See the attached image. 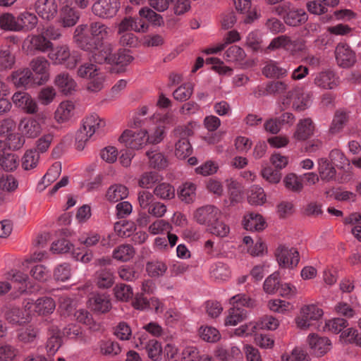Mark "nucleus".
Listing matches in <instances>:
<instances>
[{"instance_id":"nucleus-33","label":"nucleus","mask_w":361,"mask_h":361,"mask_svg":"<svg viewBox=\"0 0 361 361\" xmlns=\"http://www.w3.org/2000/svg\"><path fill=\"white\" fill-rule=\"evenodd\" d=\"M128 195V189L126 186L121 184H114L111 185L106 192V198L112 202H117L126 198Z\"/></svg>"},{"instance_id":"nucleus-48","label":"nucleus","mask_w":361,"mask_h":361,"mask_svg":"<svg viewBox=\"0 0 361 361\" xmlns=\"http://www.w3.org/2000/svg\"><path fill=\"white\" fill-rule=\"evenodd\" d=\"M196 186L192 183H185L180 188L178 197L185 203L192 202L195 198Z\"/></svg>"},{"instance_id":"nucleus-18","label":"nucleus","mask_w":361,"mask_h":361,"mask_svg":"<svg viewBox=\"0 0 361 361\" xmlns=\"http://www.w3.org/2000/svg\"><path fill=\"white\" fill-rule=\"evenodd\" d=\"M314 124L310 118L300 119L293 133V137L298 141H304L313 135L314 132Z\"/></svg>"},{"instance_id":"nucleus-14","label":"nucleus","mask_w":361,"mask_h":361,"mask_svg":"<svg viewBox=\"0 0 361 361\" xmlns=\"http://www.w3.org/2000/svg\"><path fill=\"white\" fill-rule=\"evenodd\" d=\"M308 343L311 350V353L317 357L326 354L330 350L331 342L327 337H321L317 334H310L307 338Z\"/></svg>"},{"instance_id":"nucleus-4","label":"nucleus","mask_w":361,"mask_h":361,"mask_svg":"<svg viewBox=\"0 0 361 361\" xmlns=\"http://www.w3.org/2000/svg\"><path fill=\"white\" fill-rule=\"evenodd\" d=\"M174 134L179 140L175 145V155L180 159L189 157L192 151L188 137L193 134L192 130L186 126H179L174 130Z\"/></svg>"},{"instance_id":"nucleus-57","label":"nucleus","mask_w":361,"mask_h":361,"mask_svg":"<svg viewBox=\"0 0 361 361\" xmlns=\"http://www.w3.org/2000/svg\"><path fill=\"white\" fill-rule=\"evenodd\" d=\"M145 348L150 359L154 361L161 359L162 348L159 341L154 339L150 340L145 344Z\"/></svg>"},{"instance_id":"nucleus-36","label":"nucleus","mask_w":361,"mask_h":361,"mask_svg":"<svg viewBox=\"0 0 361 361\" xmlns=\"http://www.w3.org/2000/svg\"><path fill=\"white\" fill-rule=\"evenodd\" d=\"M56 307L54 300L50 297H42L35 301V312L39 315L51 314Z\"/></svg>"},{"instance_id":"nucleus-1","label":"nucleus","mask_w":361,"mask_h":361,"mask_svg":"<svg viewBox=\"0 0 361 361\" xmlns=\"http://www.w3.org/2000/svg\"><path fill=\"white\" fill-rule=\"evenodd\" d=\"M111 29L106 24L97 21L78 25L74 31L73 41L81 49L92 52L99 48L110 35Z\"/></svg>"},{"instance_id":"nucleus-62","label":"nucleus","mask_w":361,"mask_h":361,"mask_svg":"<svg viewBox=\"0 0 361 361\" xmlns=\"http://www.w3.org/2000/svg\"><path fill=\"white\" fill-rule=\"evenodd\" d=\"M52 331L53 333L48 338L46 345L47 350L50 355H54L61 345V338L59 335V330L56 329V332L54 329Z\"/></svg>"},{"instance_id":"nucleus-30","label":"nucleus","mask_w":361,"mask_h":361,"mask_svg":"<svg viewBox=\"0 0 361 361\" xmlns=\"http://www.w3.org/2000/svg\"><path fill=\"white\" fill-rule=\"evenodd\" d=\"M262 73L267 78H283L288 75V71L277 62L271 61L263 68Z\"/></svg>"},{"instance_id":"nucleus-16","label":"nucleus","mask_w":361,"mask_h":361,"mask_svg":"<svg viewBox=\"0 0 361 361\" xmlns=\"http://www.w3.org/2000/svg\"><path fill=\"white\" fill-rule=\"evenodd\" d=\"M35 8L39 16L47 20L53 19L58 12L55 0H37Z\"/></svg>"},{"instance_id":"nucleus-40","label":"nucleus","mask_w":361,"mask_h":361,"mask_svg":"<svg viewBox=\"0 0 361 361\" xmlns=\"http://www.w3.org/2000/svg\"><path fill=\"white\" fill-rule=\"evenodd\" d=\"M136 230V225L133 221L123 220L114 224V231L121 238L130 237Z\"/></svg>"},{"instance_id":"nucleus-28","label":"nucleus","mask_w":361,"mask_h":361,"mask_svg":"<svg viewBox=\"0 0 361 361\" xmlns=\"http://www.w3.org/2000/svg\"><path fill=\"white\" fill-rule=\"evenodd\" d=\"M54 83L61 92L65 94H71L72 92L75 90L76 87L75 80L66 73H62L56 75Z\"/></svg>"},{"instance_id":"nucleus-59","label":"nucleus","mask_w":361,"mask_h":361,"mask_svg":"<svg viewBox=\"0 0 361 361\" xmlns=\"http://www.w3.org/2000/svg\"><path fill=\"white\" fill-rule=\"evenodd\" d=\"M115 297L122 301H128L133 297V293L130 286L119 283L114 288Z\"/></svg>"},{"instance_id":"nucleus-22","label":"nucleus","mask_w":361,"mask_h":361,"mask_svg":"<svg viewBox=\"0 0 361 361\" xmlns=\"http://www.w3.org/2000/svg\"><path fill=\"white\" fill-rule=\"evenodd\" d=\"M94 282L99 288H111L115 282V276L112 269L101 268L94 274Z\"/></svg>"},{"instance_id":"nucleus-46","label":"nucleus","mask_w":361,"mask_h":361,"mask_svg":"<svg viewBox=\"0 0 361 361\" xmlns=\"http://www.w3.org/2000/svg\"><path fill=\"white\" fill-rule=\"evenodd\" d=\"M153 193L158 198L171 200L175 197V189L169 183H162L155 187Z\"/></svg>"},{"instance_id":"nucleus-55","label":"nucleus","mask_w":361,"mask_h":361,"mask_svg":"<svg viewBox=\"0 0 361 361\" xmlns=\"http://www.w3.org/2000/svg\"><path fill=\"white\" fill-rule=\"evenodd\" d=\"M160 180V176L157 172L149 171L144 173L140 178L138 185L143 188H151Z\"/></svg>"},{"instance_id":"nucleus-50","label":"nucleus","mask_w":361,"mask_h":361,"mask_svg":"<svg viewBox=\"0 0 361 361\" xmlns=\"http://www.w3.org/2000/svg\"><path fill=\"white\" fill-rule=\"evenodd\" d=\"M167 269L166 264L161 261H152L146 264V271L151 277L162 276Z\"/></svg>"},{"instance_id":"nucleus-25","label":"nucleus","mask_w":361,"mask_h":361,"mask_svg":"<svg viewBox=\"0 0 361 361\" xmlns=\"http://www.w3.org/2000/svg\"><path fill=\"white\" fill-rule=\"evenodd\" d=\"M92 310L97 313H106L111 308V302L109 295L97 294L90 299Z\"/></svg>"},{"instance_id":"nucleus-38","label":"nucleus","mask_w":361,"mask_h":361,"mask_svg":"<svg viewBox=\"0 0 361 361\" xmlns=\"http://www.w3.org/2000/svg\"><path fill=\"white\" fill-rule=\"evenodd\" d=\"M105 121L101 119L97 114H92L83 121L82 127L87 130L92 135L103 128Z\"/></svg>"},{"instance_id":"nucleus-2","label":"nucleus","mask_w":361,"mask_h":361,"mask_svg":"<svg viewBox=\"0 0 361 361\" xmlns=\"http://www.w3.org/2000/svg\"><path fill=\"white\" fill-rule=\"evenodd\" d=\"M276 13L284 23L291 27H298L305 23L308 16L303 8H298L290 2H284L276 7Z\"/></svg>"},{"instance_id":"nucleus-37","label":"nucleus","mask_w":361,"mask_h":361,"mask_svg":"<svg viewBox=\"0 0 361 361\" xmlns=\"http://www.w3.org/2000/svg\"><path fill=\"white\" fill-rule=\"evenodd\" d=\"M16 62L15 56L8 46L0 47V71L11 69Z\"/></svg>"},{"instance_id":"nucleus-42","label":"nucleus","mask_w":361,"mask_h":361,"mask_svg":"<svg viewBox=\"0 0 361 361\" xmlns=\"http://www.w3.org/2000/svg\"><path fill=\"white\" fill-rule=\"evenodd\" d=\"M32 47L41 52H46L53 47L52 42L44 34L33 35L30 40Z\"/></svg>"},{"instance_id":"nucleus-10","label":"nucleus","mask_w":361,"mask_h":361,"mask_svg":"<svg viewBox=\"0 0 361 361\" xmlns=\"http://www.w3.org/2000/svg\"><path fill=\"white\" fill-rule=\"evenodd\" d=\"M49 61L43 56H37L32 59L30 66L31 71H32L36 75L35 76L36 85H43L49 80Z\"/></svg>"},{"instance_id":"nucleus-43","label":"nucleus","mask_w":361,"mask_h":361,"mask_svg":"<svg viewBox=\"0 0 361 361\" xmlns=\"http://www.w3.org/2000/svg\"><path fill=\"white\" fill-rule=\"evenodd\" d=\"M140 18L147 23H151L156 26H161L164 24V20L161 15L157 13L149 8H142L139 11ZM149 25V23H147Z\"/></svg>"},{"instance_id":"nucleus-9","label":"nucleus","mask_w":361,"mask_h":361,"mask_svg":"<svg viewBox=\"0 0 361 361\" xmlns=\"http://www.w3.org/2000/svg\"><path fill=\"white\" fill-rule=\"evenodd\" d=\"M147 132L145 130H140L133 132L131 130H125L119 137V141L132 149H138L146 144Z\"/></svg>"},{"instance_id":"nucleus-26","label":"nucleus","mask_w":361,"mask_h":361,"mask_svg":"<svg viewBox=\"0 0 361 361\" xmlns=\"http://www.w3.org/2000/svg\"><path fill=\"white\" fill-rule=\"evenodd\" d=\"M61 173V164L59 161L54 163L49 169L42 180L37 185V189L44 190L51 183H53Z\"/></svg>"},{"instance_id":"nucleus-27","label":"nucleus","mask_w":361,"mask_h":361,"mask_svg":"<svg viewBox=\"0 0 361 361\" xmlns=\"http://www.w3.org/2000/svg\"><path fill=\"white\" fill-rule=\"evenodd\" d=\"M265 224L262 216L255 212L249 213L243 219V226L247 231H262Z\"/></svg>"},{"instance_id":"nucleus-54","label":"nucleus","mask_w":361,"mask_h":361,"mask_svg":"<svg viewBox=\"0 0 361 361\" xmlns=\"http://www.w3.org/2000/svg\"><path fill=\"white\" fill-rule=\"evenodd\" d=\"M0 27L6 30L19 31L18 18L9 13L0 16Z\"/></svg>"},{"instance_id":"nucleus-5","label":"nucleus","mask_w":361,"mask_h":361,"mask_svg":"<svg viewBox=\"0 0 361 361\" xmlns=\"http://www.w3.org/2000/svg\"><path fill=\"white\" fill-rule=\"evenodd\" d=\"M323 315V310L315 305H308L302 307L300 315L295 319L298 327L307 329L317 322Z\"/></svg>"},{"instance_id":"nucleus-64","label":"nucleus","mask_w":361,"mask_h":361,"mask_svg":"<svg viewBox=\"0 0 361 361\" xmlns=\"http://www.w3.org/2000/svg\"><path fill=\"white\" fill-rule=\"evenodd\" d=\"M348 326V322L343 318H334L326 322V328L334 334L341 332Z\"/></svg>"},{"instance_id":"nucleus-47","label":"nucleus","mask_w":361,"mask_h":361,"mask_svg":"<svg viewBox=\"0 0 361 361\" xmlns=\"http://www.w3.org/2000/svg\"><path fill=\"white\" fill-rule=\"evenodd\" d=\"M246 56L243 48L237 46H231L224 53V59L229 62H241Z\"/></svg>"},{"instance_id":"nucleus-19","label":"nucleus","mask_w":361,"mask_h":361,"mask_svg":"<svg viewBox=\"0 0 361 361\" xmlns=\"http://www.w3.org/2000/svg\"><path fill=\"white\" fill-rule=\"evenodd\" d=\"M11 82L17 87H27L35 83V78L29 68H24L13 72L10 76Z\"/></svg>"},{"instance_id":"nucleus-29","label":"nucleus","mask_w":361,"mask_h":361,"mask_svg":"<svg viewBox=\"0 0 361 361\" xmlns=\"http://www.w3.org/2000/svg\"><path fill=\"white\" fill-rule=\"evenodd\" d=\"M74 109L72 102H62L55 111L54 118L58 123L66 122L73 116Z\"/></svg>"},{"instance_id":"nucleus-32","label":"nucleus","mask_w":361,"mask_h":361,"mask_svg":"<svg viewBox=\"0 0 361 361\" xmlns=\"http://www.w3.org/2000/svg\"><path fill=\"white\" fill-rule=\"evenodd\" d=\"M19 31H30L33 30L38 23V18L35 14L25 11L18 16Z\"/></svg>"},{"instance_id":"nucleus-53","label":"nucleus","mask_w":361,"mask_h":361,"mask_svg":"<svg viewBox=\"0 0 361 361\" xmlns=\"http://www.w3.org/2000/svg\"><path fill=\"white\" fill-rule=\"evenodd\" d=\"M230 304L236 307L252 308L256 306L255 300L245 293L237 294L230 299Z\"/></svg>"},{"instance_id":"nucleus-24","label":"nucleus","mask_w":361,"mask_h":361,"mask_svg":"<svg viewBox=\"0 0 361 361\" xmlns=\"http://www.w3.org/2000/svg\"><path fill=\"white\" fill-rule=\"evenodd\" d=\"M80 17V14L77 9L66 6L61 11L59 23L63 27H73L78 23Z\"/></svg>"},{"instance_id":"nucleus-61","label":"nucleus","mask_w":361,"mask_h":361,"mask_svg":"<svg viewBox=\"0 0 361 361\" xmlns=\"http://www.w3.org/2000/svg\"><path fill=\"white\" fill-rule=\"evenodd\" d=\"M193 92L192 85L185 83L178 87L173 93V98L180 102L186 101L190 98Z\"/></svg>"},{"instance_id":"nucleus-39","label":"nucleus","mask_w":361,"mask_h":361,"mask_svg":"<svg viewBox=\"0 0 361 361\" xmlns=\"http://www.w3.org/2000/svg\"><path fill=\"white\" fill-rule=\"evenodd\" d=\"M146 155L149 159V166L154 169H163L167 166L168 161L163 153L157 149L147 151Z\"/></svg>"},{"instance_id":"nucleus-3","label":"nucleus","mask_w":361,"mask_h":361,"mask_svg":"<svg viewBox=\"0 0 361 361\" xmlns=\"http://www.w3.org/2000/svg\"><path fill=\"white\" fill-rule=\"evenodd\" d=\"M49 58L54 64H64L67 68H74L80 61V55L78 51L71 52L67 45L56 47L49 53Z\"/></svg>"},{"instance_id":"nucleus-63","label":"nucleus","mask_w":361,"mask_h":361,"mask_svg":"<svg viewBox=\"0 0 361 361\" xmlns=\"http://www.w3.org/2000/svg\"><path fill=\"white\" fill-rule=\"evenodd\" d=\"M111 59H114L112 65L125 66L133 61V57L130 54L129 50L119 49L117 53L113 54Z\"/></svg>"},{"instance_id":"nucleus-58","label":"nucleus","mask_w":361,"mask_h":361,"mask_svg":"<svg viewBox=\"0 0 361 361\" xmlns=\"http://www.w3.org/2000/svg\"><path fill=\"white\" fill-rule=\"evenodd\" d=\"M283 183L286 189L293 192H300L303 188L301 180L294 173L288 174L284 178Z\"/></svg>"},{"instance_id":"nucleus-20","label":"nucleus","mask_w":361,"mask_h":361,"mask_svg":"<svg viewBox=\"0 0 361 361\" xmlns=\"http://www.w3.org/2000/svg\"><path fill=\"white\" fill-rule=\"evenodd\" d=\"M19 130L23 136L29 138L37 137L42 131V126L35 118H25L22 119L18 126Z\"/></svg>"},{"instance_id":"nucleus-8","label":"nucleus","mask_w":361,"mask_h":361,"mask_svg":"<svg viewBox=\"0 0 361 361\" xmlns=\"http://www.w3.org/2000/svg\"><path fill=\"white\" fill-rule=\"evenodd\" d=\"M221 210L214 205L207 204L199 207L194 212V219L200 224L208 227L212 222L221 217Z\"/></svg>"},{"instance_id":"nucleus-56","label":"nucleus","mask_w":361,"mask_h":361,"mask_svg":"<svg viewBox=\"0 0 361 361\" xmlns=\"http://www.w3.org/2000/svg\"><path fill=\"white\" fill-rule=\"evenodd\" d=\"M199 335L202 340L209 343L216 342L221 338L219 331L211 326H201L199 329Z\"/></svg>"},{"instance_id":"nucleus-45","label":"nucleus","mask_w":361,"mask_h":361,"mask_svg":"<svg viewBox=\"0 0 361 361\" xmlns=\"http://www.w3.org/2000/svg\"><path fill=\"white\" fill-rule=\"evenodd\" d=\"M221 218H217V220L212 222L207 228V231L218 237L224 238L228 235L230 232L229 226L226 224Z\"/></svg>"},{"instance_id":"nucleus-15","label":"nucleus","mask_w":361,"mask_h":361,"mask_svg":"<svg viewBox=\"0 0 361 361\" xmlns=\"http://www.w3.org/2000/svg\"><path fill=\"white\" fill-rule=\"evenodd\" d=\"M13 103L25 113L29 114H36L38 111V106L36 102L27 92H18L13 97Z\"/></svg>"},{"instance_id":"nucleus-51","label":"nucleus","mask_w":361,"mask_h":361,"mask_svg":"<svg viewBox=\"0 0 361 361\" xmlns=\"http://www.w3.org/2000/svg\"><path fill=\"white\" fill-rule=\"evenodd\" d=\"M262 36L258 31L250 32L246 37L245 44L253 51H262Z\"/></svg>"},{"instance_id":"nucleus-7","label":"nucleus","mask_w":361,"mask_h":361,"mask_svg":"<svg viewBox=\"0 0 361 361\" xmlns=\"http://www.w3.org/2000/svg\"><path fill=\"white\" fill-rule=\"evenodd\" d=\"M120 5L118 0H97L92 5V11L99 18L109 19L116 15Z\"/></svg>"},{"instance_id":"nucleus-23","label":"nucleus","mask_w":361,"mask_h":361,"mask_svg":"<svg viewBox=\"0 0 361 361\" xmlns=\"http://www.w3.org/2000/svg\"><path fill=\"white\" fill-rule=\"evenodd\" d=\"M112 51L113 45L110 43H104L99 49L91 52L92 54V57L95 63L112 65L114 61V59H111L113 56Z\"/></svg>"},{"instance_id":"nucleus-52","label":"nucleus","mask_w":361,"mask_h":361,"mask_svg":"<svg viewBox=\"0 0 361 361\" xmlns=\"http://www.w3.org/2000/svg\"><path fill=\"white\" fill-rule=\"evenodd\" d=\"M248 195V202L252 205H262L266 201V195L264 189L258 185H253L250 188Z\"/></svg>"},{"instance_id":"nucleus-21","label":"nucleus","mask_w":361,"mask_h":361,"mask_svg":"<svg viewBox=\"0 0 361 361\" xmlns=\"http://www.w3.org/2000/svg\"><path fill=\"white\" fill-rule=\"evenodd\" d=\"M39 329L32 325H28L24 328L20 329L18 332V340L23 345H34L37 344V341L39 337Z\"/></svg>"},{"instance_id":"nucleus-17","label":"nucleus","mask_w":361,"mask_h":361,"mask_svg":"<svg viewBox=\"0 0 361 361\" xmlns=\"http://www.w3.org/2000/svg\"><path fill=\"white\" fill-rule=\"evenodd\" d=\"M314 82L320 88L332 90L339 85L340 81L334 71L327 70L317 73Z\"/></svg>"},{"instance_id":"nucleus-34","label":"nucleus","mask_w":361,"mask_h":361,"mask_svg":"<svg viewBox=\"0 0 361 361\" xmlns=\"http://www.w3.org/2000/svg\"><path fill=\"white\" fill-rule=\"evenodd\" d=\"M134 247L129 244H123L116 247L112 253L114 259L121 262H128L135 255Z\"/></svg>"},{"instance_id":"nucleus-6","label":"nucleus","mask_w":361,"mask_h":361,"mask_svg":"<svg viewBox=\"0 0 361 361\" xmlns=\"http://www.w3.org/2000/svg\"><path fill=\"white\" fill-rule=\"evenodd\" d=\"M283 108L288 107L291 102L294 110L302 111L307 109L311 104L310 97L308 94L293 91H288L281 99Z\"/></svg>"},{"instance_id":"nucleus-12","label":"nucleus","mask_w":361,"mask_h":361,"mask_svg":"<svg viewBox=\"0 0 361 361\" xmlns=\"http://www.w3.org/2000/svg\"><path fill=\"white\" fill-rule=\"evenodd\" d=\"M276 257L280 266L285 267H296L299 262L298 251L294 248H288L285 245H280L276 251Z\"/></svg>"},{"instance_id":"nucleus-13","label":"nucleus","mask_w":361,"mask_h":361,"mask_svg":"<svg viewBox=\"0 0 361 361\" xmlns=\"http://www.w3.org/2000/svg\"><path fill=\"white\" fill-rule=\"evenodd\" d=\"M337 63L343 68L352 66L355 61V54L350 47L345 44L339 43L335 50Z\"/></svg>"},{"instance_id":"nucleus-41","label":"nucleus","mask_w":361,"mask_h":361,"mask_svg":"<svg viewBox=\"0 0 361 361\" xmlns=\"http://www.w3.org/2000/svg\"><path fill=\"white\" fill-rule=\"evenodd\" d=\"M348 121V114L341 110L336 111L331 124L329 131L332 134L340 132Z\"/></svg>"},{"instance_id":"nucleus-44","label":"nucleus","mask_w":361,"mask_h":361,"mask_svg":"<svg viewBox=\"0 0 361 361\" xmlns=\"http://www.w3.org/2000/svg\"><path fill=\"white\" fill-rule=\"evenodd\" d=\"M39 154L36 149L27 150L22 158V167L28 171L35 168L38 164Z\"/></svg>"},{"instance_id":"nucleus-31","label":"nucleus","mask_w":361,"mask_h":361,"mask_svg":"<svg viewBox=\"0 0 361 361\" xmlns=\"http://www.w3.org/2000/svg\"><path fill=\"white\" fill-rule=\"evenodd\" d=\"M247 311L242 307L233 306L228 311L225 319L226 326H235L247 318Z\"/></svg>"},{"instance_id":"nucleus-49","label":"nucleus","mask_w":361,"mask_h":361,"mask_svg":"<svg viewBox=\"0 0 361 361\" xmlns=\"http://www.w3.org/2000/svg\"><path fill=\"white\" fill-rule=\"evenodd\" d=\"M19 165V159L16 154L7 153L0 157V166L6 171H13Z\"/></svg>"},{"instance_id":"nucleus-11","label":"nucleus","mask_w":361,"mask_h":361,"mask_svg":"<svg viewBox=\"0 0 361 361\" xmlns=\"http://www.w3.org/2000/svg\"><path fill=\"white\" fill-rule=\"evenodd\" d=\"M148 30L147 23L139 17H125L122 19L118 25V33L121 35L123 32H146Z\"/></svg>"},{"instance_id":"nucleus-60","label":"nucleus","mask_w":361,"mask_h":361,"mask_svg":"<svg viewBox=\"0 0 361 361\" xmlns=\"http://www.w3.org/2000/svg\"><path fill=\"white\" fill-rule=\"evenodd\" d=\"M228 190L229 192V199L231 204L239 202L242 199L240 184L234 180H231L228 183Z\"/></svg>"},{"instance_id":"nucleus-35","label":"nucleus","mask_w":361,"mask_h":361,"mask_svg":"<svg viewBox=\"0 0 361 361\" xmlns=\"http://www.w3.org/2000/svg\"><path fill=\"white\" fill-rule=\"evenodd\" d=\"M319 173L322 180L330 181L336 176V169L327 159L322 158L319 159Z\"/></svg>"}]
</instances>
